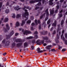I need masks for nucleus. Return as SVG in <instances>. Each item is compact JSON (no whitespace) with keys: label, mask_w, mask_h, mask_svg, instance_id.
<instances>
[{"label":"nucleus","mask_w":67,"mask_h":67,"mask_svg":"<svg viewBox=\"0 0 67 67\" xmlns=\"http://www.w3.org/2000/svg\"><path fill=\"white\" fill-rule=\"evenodd\" d=\"M9 12V10L8 9H7L5 10V12L6 13H8Z\"/></svg>","instance_id":"24"},{"label":"nucleus","mask_w":67,"mask_h":67,"mask_svg":"<svg viewBox=\"0 0 67 67\" xmlns=\"http://www.w3.org/2000/svg\"><path fill=\"white\" fill-rule=\"evenodd\" d=\"M22 43H18L17 44V45L18 46H19L20 45H22Z\"/></svg>","instance_id":"31"},{"label":"nucleus","mask_w":67,"mask_h":67,"mask_svg":"<svg viewBox=\"0 0 67 67\" xmlns=\"http://www.w3.org/2000/svg\"><path fill=\"white\" fill-rule=\"evenodd\" d=\"M31 22V20H28L27 21V23L28 24H30Z\"/></svg>","instance_id":"23"},{"label":"nucleus","mask_w":67,"mask_h":67,"mask_svg":"<svg viewBox=\"0 0 67 67\" xmlns=\"http://www.w3.org/2000/svg\"><path fill=\"white\" fill-rule=\"evenodd\" d=\"M32 49H34V46H32L31 47Z\"/></svg>","instance_id":"56"},{"label":"nucleus","mask_w":67,"mask_h":67,"mask_svg":"<svg viewBox=\"0 0 67 67\" xmlns=\"http://www.w3.org/2000/svg\"><path fill=\"white\" fill-rule=\"evenodd\" d=\"M45 14H46V13H44L43 15L41 16H40V19H42L43 17V16H45Z\"/></svg>","instance_id":"22"},{"label":"nucleus","mask_w":67,"mask_h":67,"mask_svg":"<svg viewBox=\"0 0 67 67\" xmlns=\"http://www.w3.org/2000/svg\"><path fill=\"white\" fill-rule=\"evenodd\" d=\"M52 26H56V21H55L54 23L52 24Z\"/></svg>","instance_id":"13"},{"label":"nucleus","mask_w":67,"mask_h":67,"mask_svg":"<svg viewBox=\"0 0 67 67\" xmlns=\"http://www.w3.org/2000/svg\"><path fill=\"white\" fill-rule=\"evenodd\" d=\"M56 34V31H54L53 32V34Z\"/></svg>","instance_id":"53"},{"label":"nucleus","mask_w":67,"mask_h":67,"mask_svg":"<svg viewBox=\"0 0 67 67\" xmlns=\"http://www.w3.org/2000/svg\"><path fill=\"white\" fill-rule=\"evenodd\" d=\"M46 12V15L47 16H48L49 14H48V9H46L45 11Z\"/></svg>","instance_id":"20"},{"label":"nucleus","mask_w":67,"mask_h":67,"mask_svg":"<svg viewBox=\"0 0 67 67\" xmlns=\"http://www.w3.org/2000/svg\"><path fill=\"white\" fill-rule=\"evenodd\" d=\"M13 15L12 18H15V14H13Z\"/></svg>","instance_id":"28"},{"label":"nucleus","mask_w":67,"mask_h":67,"mask_svg":"<svg viewBox=\"0 0 67 67\" xmlns=\"http://www.w3.org/2000/svg\"><path fill=\"white\" fill-rule=\"evenodd\" d=\"M38 5V6L41 5V3L39 2L38 4H37Z\"/></svg>","instance_id":"35"},{"label":"nucleus","mask_w":67,"mask_h":67,"mask_svg":"<svg viewBox=\"0 0 67 67\" xmlns=\"http://www.w3.org/2000/svg\"><path fill=\"white\" fill-rule=\"evenodd\" d=\"M36 43H37L38 45H41V41H40V40H38L36 41Z\"/></svg>","instance_id":"9"},{"label":"nucleus","mask_w":67,"mask_h":67,"mask_svg":"<svg viewBox=\"0 0 67 67\" xmlns=\"http://www.w3.org/2000/svg\"><path fill=\"white\" fill-rule=\"evenodd\" d=\"M41 49L40 48H38L37 49V51L38 53H42V52H44L43 51L40 50Z\"/></svg>","instance_id":"5"},{"label":"nucleus","mask_w":67,"mask_h":67,"mask_svg":"<svg viewBox=\"0 0 67 67\" xmlns=\"http://www.w3.org/2000/svg\"><path fill=\"white\" fill-rule=\"evenodd\" d=\"M57 37L58 39H59V37L58 36V35H57Z\"/></svg>","instance_id":"62"},{"label":"nucleus","mask_w":67,"mask_h":67,"mask_svg":"<svg viewBox=\"0 0 67 67\" xmlns=\"http://www.w3.org/2000/svg\"><path fill=\"white\" fill-rule=\"evenodd\" d=\"M65 44H67V40H65Z\"/></svg>","instance_id":"45"},{"label":"nucleus","mask_w":67,"mask_h":67,"mask_svg":"<svg viewBox=\"0 0 67 67\" xmlns=\"http://www.w3.org/2000/svg\"><path fill=\"white\" fill-rule=\"evenodd\" d=\"M28 19V18H26V19L25 20H23L22 21V23L21 24V26H23L24 24H25V21H26V20H27Z\"/></svg>","instance_id":"6"},{"label":"nucleus","mask_w":67,"mask_h":67,"mask_svg":"<svg viewBox=\"0 0 67 67\" xmlns=\"http://www.w3.org/2000/svg\"><path fill=\"white\" fill-rule=\"evenodd\" d=\"M48 19V17H47L45 19V20L46 21Z\"/></svg>","instance_id":"61"},{"label":"nucleus","mask_w":67,"mask_h":67,"mask_svg":"<svg viewBox=\"0 0 67 67\" xmlns=\"http://www.w3.org/2000/svg\"><path fill=\"white\" fill-rule=\"evenodd\" d=\"M18 35V33H16L15 34V36H17Z\"/></svg>","instance_id":"60"},{"label":"nucleus","mask_w":67,"mask_h":67,"mask_svg":"<svg viewBox=\"0 0 67 67\" xmlns=\"http://www.w3.org/2000/svg\"><path fill=\"white\" fill-rule=\"evenodd\" d=\"M40 43H41V44H44V40H42L41 41H40Z\"/></svg>","instance_id":"27"},{"label":"nucleus","mask_w":67,"mask_h":67,"mask_svg":"<svg viewBox=\"0 0 67 67\" xmlns=\"http://www.w3.org/2000/svg\"><path fill=\"white\" fill-rule=\"evenodd\" d=\"M35 38H38V36L37 35H36L35 36Z\"/></svg>","instance_id":"46"},{"label":"nucleus","mask_w":67,"mask_h":67,"mask_svg":"<svg viewBox=\"0 0 67 67\" xmlns=\"http://www.w3.org/2000/svg\"><path fill=\"white\" fill-rule=\"evenodd\" d=\"M57 12H58V10H56L55 11V13H57Z\"/></svg>","instance_id":"59"},{"label":"nucleus","mask_w":67,"mask_h":67,"mask_svg":"<svg viewBox=\"0 0 67 67\" xmlns=\"http://www.w3.org/2000/svg\"><path fill=\"white\" fill-rule=\"evenodd\" d=\"M46 43H44L43 44V46H46Z\"/></svg>","instance_id":"64"},{"label":"nucleus","mask_w":67,"mask_h":67,"mask_svg":"<svg viewBox=\"0 0 67 67\" xmlns=\"http://www.w3.org/2000/svg\"><path fill=\"white\" fill-rule=\"evenodd\" d=\"M34 25H35V24H34V23H32V24H31V25L32 26H34Z\"/></svg>","instance_id":"43"},{"label":"nucleus","mask_w":67,"mask_h":67,"mask_svg":"<svg viewBox=\"0 0 67 67\" xmlns=\"http://www.w3.org/2000/svg\"><path fill=\"white\" fill-rule=\"evenodd\" d=\"M44 33H45V34H46V33H47V31H46V32H43L42 33H41V34H43L44 35H45V34H44Z\"/></svg>","instance_id":"36"},{"label":"nucleus","mask_w":67,"mask_h":67,"mask_svg":"<svg viewBox=\"0 0 67 67\" xmlns=\"http://www.w3.org/2000/svg\"><path fill=\"white\" fill-rule=\"evenodd\" d=\"M20 25V24L19 22H17L15 24V26H19Z\"/></svg>","instance_id":"18"},{"label":"nucleus","mask_w":67,"mask_h":67,"mask_svg":"<svg viewBox=\"0 0 67 67\" xmlns=\"http://www.w3.org/2000/svg\"><path fill=\"white\" fill-rule=\"evenodd\" d=\"M55 49H52L51 50V51L52 52H55Z\"/></svg>","instance_id":"32"},{"label":"nucleus","mask_w":67,"mask_h":67,"mask_svg":"<svg viewBox=\"0 0 67 67\" xmlns=\"http://www.w3.org/2000/svg\"><path fill=\"white\" fill-rule=\"evenodd\" d=\"M46 49H47L49 50L51 48H52V46L49 45L47 46L46 47Z\"/></svg>","instance_id":"8"},{"label":"nucleus","mask_w":67,"mask_h":67,"mask_svg":"<svg viewBox=\"0 0 67 67\" xmlns=\"http://www.w3.org/2000/svg\"><path fill=\"white\" fill-rule=\"evenodd\" d=\"M61 39L63 40V41H65V39L64 37V36H63V34H62L61 35Z\"/></svg>","instance_id":"10"},{"label":"nucleus","mask_w":67,"mask_h":67,"mask_svg":"<svg viewBox=\"0 0 67 67\" xmlns=\"http://www.w3.org/2000/svg\"><path fill=\"white\" fill-rule=\"evenodd\" d=\"M50 12L51 14H53V13H54V11L53 9L50 10Z\"/></svg>","instance_id":"12"},{"label":"nucleus","mask_w":67,"mask_h":67,"mask_svg":"<svg viewBox=\"0 0 67 67\" xmlns=\"http://www.w3.org/2000/svg\"><path fill=\"white\" fill-rule=\"evenodd\" d=\"M63 24H64V20H62L61 23V25H63Z\"/></svg>","instance_id":"29"},{"label":"nucleus","mask_w":67,"mask_h":67,"mask_svg":"<svg viewBox=\"0 0 67 67\" xmlns=\"http://www.w3.org/2000/svg\"><path fill=\"white\" fill-rule=\"evenodd\" d=\"M35 22L36 25H37V24H38V23H37V20H35Z\"/></svg>","instance_id":"34"},{"label":"nucleus","mask_w":67,"mask_h":67,"mask_svg":"<svg viewBox=\"0 0 67 67\" xmlns=\"http://www.w3.org/2000/svg\"><path fill=\"white\" fill-rule=\"evenodd\" d=\"M8 18H5V19H4V22H6L7 21H8Z\"/></svg>","instance_id":"21"},{"label":"nucleus","mask_w":67,"mask_h":67,"mask_svg":"<svg viewBox=\"0 0 67 67\" xmlns=\"http://www.w3.org/2000/svg\"><path fill=\"white\" fill-rule=\"evenodd\" d=\"M53 27H52L51 29V31H52V30H53Z\"/></svg>","instance_id":"63"},{"label":"nucleus","mask_w":67,"mask_h":67,"mask_svg":"<svg viewBox=\"0 0 67 67\" xmlns=\"http://www.w3.org/2000/svg\"><path fill=\"white\" fill-rule=\"evenodd\" d=\"M59 8V5H57V9H58Z\"/></svg>","instance_id":"42"},{"label":"nucleus","mask_w":67,"mask_h":67,"mask_svg":"<svg viewBox=\"0 0 67 67\" xmlns=\"http://www.w3.org/2000/svg\"><path fill=\"white\" fill-rule=\"evenodd\" d=\"M21 16V15L18 14L17 15L16 18H17V19H18V18H20Z\"/></svg>","instance_id":"19"},{"label":"nucleus","mask_w":67,"mask_h":67,"mask_svg":"<svg viewBox=\"0 0 67 67\" xmlns=\"http://www.w3.org/2000/svg\"><path fill=\"white\" fill-rule=\"evenodd\" d=\"M43 40H44L45 42H47V43H50L51 42V41L48 40V37H44L43 38Z\"/></svg>","instance_id":"1"},{"label":"nucleus","mask_w":67,"mask_h":67,"mask_svg":"<svg viewBox=\"0 0 67 67\" xmlns=\"http://www.w3.org/2000/svg\"><path fill=\"white\" fill-rule=\"evenodd\" d=\"M32 38H33V37L30 36L29 37H27V39H31Z\"/></svg>","instance_id":"26"},{"label":"nucleus","mask_w":67,"mask_h":67,"mask_svg":"<svg viewBox=\"0 0 67 67\" xmlns=\"http://www.w3.org/2000/svg\"><path fill=\"white\" fill-rule=\"evenodd\" d=\"M31 20H33L34 19V17H33V16H31Z\"/></svg>","instance_id":"37"},{"label":"nucleus","mask_w":67,"mask_h":67,"mask_svg":"<svg viewBox=\"0 0 67 67\" xmlns=\"http://www.w3.org/2000/svg\"><path fill=\"white\" fill-rule=\"evenodd\" d=\"M37 22L39 24H40L41 22H40V20H38L37 21Z\"/></svg>","instance_id":"39"},{"label":"nucleus","mask_w":67,"mask_h":67,"mask_svg":"<svg viewBox=\"0 0 67 67\" xmlns=\"http://www.w3.org/2000/svg\"><path fill=\"white\" fill-rule=\"evenodd\" d=\"M24 46H25V47H26V46H27V43H24Z\"/></svg>","instance_id":"25"},{"label":"nucleus","mask_w":67,"mask_h":67,"mask_svg":"<svg viewBox=\"0 0 67 67\" xmlns=\"http://www.w3.org/2000/svg\"><path fill=\"white\" fill-rule=\"evenodd\" d=\"M62 52H65V51H66V49H62Z\"/></svg>","instance_id":"44"},{"label":"nucleus","mask_w":67,"mask_h":67,"mask_svg":"<svg viewBox=\"0 0 67 67\" xmlns=\"http://www.w3.org/2000/svg\"><path fill=\"white\" fill-rule=\"evenodd\" d=\"M10 43V42L9 41H7L5 43L6 46H8L9 45V43Z\"/></svg>","instance_id":"16"},{"label":"nucleus","mask_w":67,"mask_h":67,"mask_svg":"<svg viewBox=\"0 0 67 67\" xmlns=\"http://www.w3.org/2000/svg\"><path fill=\"white\" fill-rule=\"evenodd\" d=\"M64 32H65V30H63L62 32V33H64Z\"/></svg>","instance_id":"58"},{"label":"nucleus","mask_w":67,"mask_h":67,"mask_svg":"<svg viewBox=\"0 0 67 67\" xmlns=\"http://www.w3.org/2000/svg\"><path fill=\"white\" fill-rule=\"evenodd\" d=\"M7 54V53H6V52H5L4 53H3V56H4L5 55H6Z\"/></svg>","instance_id":"47"},{"label":"nucleus","mask_w":67,"mask_h":67,"mask_svg":"<svg viewBox=\"0 0 67 67\" xmlns=\"http://www.w3.org/2000/svg\"><path fill=\"white\" fill-rule=\"evenodd\" d=\"M50 22H51V20H49L47 22V24H49L50 23Z\"/></svg>","instance_id":"30"},{"label":"nucleus","mask_w":67,"mask_h":67,"mask_svg":"<svg viewBox=\"0 0 67 67\" xmlns=\"http://www.w3.org/2000/svg\"><path fill=\"white\" fill-rule=\"evenodd\" d=\"M41 25H40L39 27V30H41Z\"/></svg>","instance_id":"55"},{"label":"nucleus","mask_w":67,"mask_h":67,"mask_svg":"<svg viewBox=\"0 0 67 67\" xmlns=\"http://www.w3.org/2000/svg\"><path fill=\"white\" fill-rule=\"evenodd\" d=\"M11 3L12 4H13V3H15V2H11Z\"/></svg>","instance_id":"51"},{"label":"nucleus","mask_w":67,"mask_h":67,"mask_svg":"<svg viewBox=\"0 0 67 67\" xmlns=\"http://www.w3.org/2000/svg\"><path fill=\"white\" fill-rule=\"evenodd\" d=\"M63 1H64V0H61L60 1V2L62 3V2H63Z\"/></svg>","instance_id":"57"},{"label":"nucleus","mask_w":67,"mask_h":67,"mask_svg":"<svg viewBox=\"0 0 67 67\" xmlns=\"http://www.w3.org/2000/svg\"><path fill=\"white\" fill-rule=\"evenodd\" d=\"M65 36L66 38H67V34H65Z\"/></svg>","instance_id":"54"},{"label":"nucleus","mask_w":67,"mask_h":67,"mask_svg":"<svg viewBox=\"0 0 67 67\" xmlns=\"http://www.w3.org/2000/svg\"><path fill=\"white\" fill-rule=\"evenodd\" d=\"M53 0H50L49 1V5H52L53 4V2H53Z\"/></svg>","instance_id":"11"},{"label":"nucleus","mask_w":67,"mask_h":67,"mask_svg":"<svg viewBox=\"0 0 67 67\" xmlns=\"http://www.w3.org/2000/svg\"><path fill=\"white\" fill-rule=\"evenodd\" d=\"M62 48V47H60V46H59V48L58 49H60L61 48Z\"/></svg>","instance_id":"41"},{"label":"nucleus","mask_w":67,"mask_h":67,"mask_svg":"<svg viewBox=\"0 0 67 67\" xmlns=\"http://www.w3.org/2000/svg\"><path fill=\"white\" fill-rule=\"evenodd\" d=\"M24 30L23 29L22 30V32H23V34L25 35H27V34H30L31 33V32L29 31H28L27 30H26L25 31H24Z\"/></svg>","instance_id":"3"},{"label":"nucleus","mask_w":67,"mask_h":67,"mask_svg":"<svg viewBox=\"0 0 67 67\" xmlns=\"http://www.w3.org/2000/svg\"><path fill=\"white\" fill-rule=\"evenodd\" d=\"M5 39L4 40L2 41V43L3 44H5Z\"/></svg>","instance_id":"33"},{"label":"nucleus","mask_w":67,"mask_h":67,"mask_svg":"<svg viewBox=\"0 0 67 67\" xmlns=\"http://www.w3.org/2000/svg\"><path fill=\"white\" fill-rule=\"evenodd\" d=\"M59 16H60V17H61L62 16V14H59Z\"/></svg>","instance_id":"48"},{"label":"nucleus","mask_w":67,"mask_h":67,"mask_svg":"<svg viewBox=\"0 0 67 67\" xmlns=\"http://www.w3.org/2000/svg\"><path fill=\"white\" fill-rule=\"evenodd\" d=\"M6 29L5 30L8 31L9 30H10V26H9V24H7L6 25Z\"/></svg>","instance_id":"7"},{"label":"nucleus","mask_w":67,"mask_h":67,"mask_svg":"<svg viewBox=\"0 0 67 67\" xmlns=\"http://www.w3.org/2000/svg\"><path fill=\"white\" fill-rule=\"evenodd\" d=\"M14 34V32H13V31H12L10 32V35H9V36H12L13 34Z\"/></svg>","instance_id":"17"},{"label":"nucleus","mask_w":67,"mask_h":67,"mask_svg":"<svg viewBox=\"0 0 67 67\" xmlns=\"http://www.w3.org/2000/svg\"><path fill=\"white\" fill-rule=\"evenodd\" d=\"M35 1H31L30 2V3H35V2H41V0H35Z\"/></svg>","instance_id":"4"},{"label":"nucleus","mask_w":67,"mask_h":67,"mask_svg":"<svg viewBox=\"0 0 67 67\" xmlns=\"http://www.w3.org/2000/svg\"><path fill=\"white\" fill-rule=\"evenodd\" d=\"M35 42V40H34L32 41V43H34Z\"/></svg>","instance_id":"38"},{"label":"nucleus","mask_w":67,"mask_h":67,"mask_svg":"<svg viewBox=\"0 0 67 67\" xmlns=\"http://www.w3.org/2000/svg\"><path fill=\"white\" fill-rule=\"evenodd\" d=\"M25 12L24 14L23 15V17L24 18H26V16H28L29 15V13L27 12V10L26 9L25 10Z\"/></svg>","instance_id":"2"},{"label":"nucleus","mask_w":67,"mask_h":67,"mask_svg":"<svg viewBox=\"0 0 67 67\" xmlns=\"http://www.w3.org/2000/svg\"><path fill=\"white\" fill-rule=\"evenodd\" d=\"M23 41L21 39H18L16 40V42L17 43L18 42H22Z\"/></svg>","instance_id":"14"},{"label":"nucleus","mask_w":67,"mask_h":67,"mask_svg":"<svg viewBox=\"0 0 67 67\" xmlns=\"http://www.w3.org/2000/svg\"><path fill=\"white\" fill-rule=\"evenodd\" d=\"M12 46H14L15 45V43H13L12 44Z\"/></svg>","instance_id":"49"},{"label":"nucleus","mask_w":67,"mask_h":67,"mask_svg":"<svg viewBox=\"0 0 67 67\" xmlns=\"http://www.w3.org/2000/svg\"><path fill=\"white\" fill-rule=\"evenodd\" d=\"M35 34H37V31H36L35 32V33H34Z\"/></svg>","instance_id":"52"},{"label":"nucleus","mask_w":67,"mask_h":67,"mask_svg":"<svg viewBox=\"0 0 67 67\" xmlns=\"http://www.w3.org/2000/svg\"><path fill=\"white\" fill-rule=\"evenodd\" d=\"M39 8V7H36L35 8V10H37V9H38Z\"/></svg>","instance_id":"50"},{"label":"nucleus","mask_w":67,"mask_h":67,"mask_svg":"<svg viewBox=\"0 0 67 67\" xmlns=\"http://www.w3.org/2000/svg\"><path fill=\"white\" fill-rule=\"evenodd\" d=\"M2 3L0 2V8H1V7H2Z\"/></svg>","instance_id":"40"},{"label":"nucleus","mask_w":67,"mask_h":67,"mask_svg":"<svg viewBox=\"0 0 67 67\" xmlns=\"http://www.w3.org/2000/svg\"><path fill=\"white\" fill-rule=\"evenodd\" d=\"M19 6H18L17 7H16L14 8V9L15 10H17V11L18 10H19V9H20V8H19Z\"/></svg>","instance_id":"15"}]
</instances>
